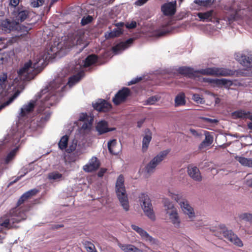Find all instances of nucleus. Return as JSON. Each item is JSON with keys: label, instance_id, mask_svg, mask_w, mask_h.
<instances>
[{"label": "nucleus", "instance_id": "obj_57", "mask_svg": "<svg viewBox=\"0 0 252 252\" xmlns=\"http://www.w3.org/2000/svg\"><path fill=\"white\" fill-rule=\"evenodd\" d=\"M215 0H203L204 6H209L211 5L215 1Z\"/></svg>", "mask_w": 252, "mask_h": 252}, {"label": "nucleus", "instance_id": "obj_16", "mask_svg": "<svg viewBox=\"0 0 252 252\" xmlns=\"http://www.w3.org/2000/svg\"><path fill=\"white\" fill-rule=\"evenodd\" d=\"M116 129L115 127H108V123L103 120L99 122L95 126V130L97 132L98 135H101L110 131H114Z\"/></svg>", "mask_w": 252, "mask_h": 252}, {"label": "nucleus", "instance_id": "obj_7", "mask_svg": "<svg viewBox=\"0 0 252 252\" xmlns=\"http://www.w3.org/2000/svg\"><path fill=\"white\" fill-rule=\"evenodd\" d=\"M29 11L23 8L22 6L21 7L15 8V9H13L12 12V15L13 18L15 19L14 20H11L8 19L11 22H15L17 26L14 27L11 31H18L20 32H26L31 29L30 25L24 26L23 25L20 24V23L23 22L29 16Z\"/></svg>", "mask_w": 252, "mask_h": 252}, {"label": "nucleus", "instance_id": "obj_8", "mask_svg": "<svg viewBox=\"0 0 252 252\" xmlns=\"http://www.w3.org/2000/svg\"><path fill=\"white\" fill-rule=\"evenodd\" d=\"M115 188L116 194L121 206L126 211H128L129 202L124 186V178L122 175H120L117 178Z\"/></svg>", "mask_w": 252, "mask_h": 252}, {"label": "nucleus", "instance_id": "obj_50", "mask_svg": "<svg viewBox=\"0 0 252 252\" xmlns=\"http://www.w3.org/2000/svg\"><path fill=\"white\" fill-rule=\"evenodd\" d=\"M174 227H178L180 225V221L179 219L178 213L174 210Z\"/></svg>", "mask_w": 252, "mask_h": 252}, {"label": "nucleus", "instance_id": "obj_48", "mask_svg": "<svg viewBox=\"0 0 252 252\" xmlns=\"http://www.w3.org/2000/svg\"><path fill=\"white\" fill-rule=\"evenodd\" d=\"M192 99L197 103L203 104L204 102L203 98L199 94H194L192 95Z\"/></svg>", "mask_w": 252, "mask_h": 252}, {"label": "nucleus", "instance_id": "obj_1", "mask_svg": "<svg viewBox=\"0 0 252 252\" xmlns=\"http://www.w3.org/2000/svg\"><path fill=\"white\" fill-rule=\"evenodd\" d=\"M97 61V56L94 54L88 56L84 60H80L76 63V65L72 64L69 67L64 68L55 79L42 89L36 96L35 100H31L28 104H25L20 109L19 116V123H22L31 116L35 106H37V114L45 112L51 106L59 102L63 96V92L65 87L67 76L73 70L77 71L80 69L90 66Z\"/></svg>", "mask_w": 252, "mask_h": 252}, {"label": "nucleus", "instance_id": "obj_35", "mask_svg": "<svg viewBox=\"0 0 252 252\" xmlns=\"http://www.w3.org/2000/svg\"><path fill=\"white\" fill-rule=\"evenodd\" d=\"M138 234L145 240L149 241L151 243H155V240L143 229H141L140 231L138 232Z\"/></svg>", "mask_w": 252, "mask_h": 252}, {"label": "nucleus", "instance_id": "obj_17", "mask_svg": "<svg viewBox=\"0 0 252 252\" xmlns=\"http://www.w3.org/2000/svg\"><path fill=\"white\" fill-rule=\"evenodd\" d=\"M94 108L99 112H107L111 108V105L104 99H99L93 103Z\"/></svg>", "mask_w": 252, "mask_h": 252}, {"label": "nucleus", "instance_id": "obj_22", "mask_svg": "<svg viewBox=\"0 0 252 252\" xmlns=\"http://www.w3.org/2000/svg\"><path fill=\"white\" fill-rule=\"evenodd\" d=\"M204 80L214 86L220 87V86H230L232 85V82L227 79H212L205 78Z\"/></svg>", "mask_w": 252, "mask_h": 252}, {"label": "nucleus", "instance_id": "obj_64", "mask_svg": "<svg viewBox=\"0 0 252 252\" xmlns=\"http://www.w3.org/2000/svg\"><path fill=\"white\" fill-rule=\"evenodd\" d=\"M246 185L247 186L252 188V178L250 179H247L246 181Z\"/></svg>", "mask_w": 252, "mask_h": 252}, {"label": "nucleus", "instance_id": "obj_25", "mask_svg": "<svg viewBox=\"0 0 252 252\" xmlns=\"http://www.w3.org/2000/svg\"><path fill=\"white\" fill-rule=\"evenodd\" d=\"M84 74L85 73L83 70L79 71L77 74L74 75L68 78L67 84L69 86V87H72L75 83L78 82L81 78L84 77Z\"/></svg>", "mask_w": 252, "mask_h": 252}, {"label": "nucleus", "instance_id": "obj_58", "mask_svg": "<svg viewBox=\"0 0 252 252\" xmlns=\"http://www.w3.org/2000/svg\"><path fill=\"white\" fill-rule=\"evenodd\" d=\"M75 40L76 45H81L83 43V39L82 38L81 36L76 37Z\"/></svg>", "mask_w": 252, "mask_h": 252}, {"label": "nucleus", "instance_id": "obj_63", "mask_svg": "<svg viewBox=\"0 0 252 252\" xmlns=\"http://www.w3.org/2000/svg\"><path fill=\"white\" fill-rule=\"evenodd\" d=\"M131 226L132 229L133 230H135L138 233L141 229V228L139 227V226H138L137 225H134V224H132Z\"/></svg>", "mask_w": 252, "mask_h": 252}, {"label": "nucleus", "instance_id": "obj_42", "mask_svg": "<svg viewBox=\"0 0 252 252\" xmlns=\"http://www.w3.org/2000/svg\"><path fill=\"white\" fill-rule=\"evenodd\" d=\"M85 248L88 252H97L96 250H95V247L94 245L90 242L86 241L84 243Z\"/></svg>", "mask_w": 252, "mask_h": 252}, {"label": "nucleus", "instance_id": "obj_14", "mask_svg": "<svg viewBox=\"0 0 252 252\" xmlns=\"http://www.w3.org/2000/svg\"><path fill=\"white\" fill-rule=\"evenodd\" d=\"M165 217L167 220L173 221V203L168 198L163 199Z\"/></svg>", "mask_w": 252, "mask_h": 252}, {"label": "nucleus", "instance_id": "obj_41", "mask_svg": "<svg viewBox=\"0 0 252 252\" xmlns=\"http://www.w3.org/2000/svg\"><path fill=\"white\" fill-rule=\"evenodd\" d=\"M19 92H16L14 94L13 96H12L11 97H10L6 102H5L3 104L0 105V111L1 109H2L4 107H5L6 105H8L9 104H10L14 100V99L17 97V96L19 95Z\"/></svg>", "mask_w": 252, "mask_h": 252}, {"label": "nucleus", "instance_id": "obj_51", "mask_svg": "<svg viewBox=\"0 0 252 252\" xmlns=\"http://www.w3.org/2000/svg\"><path fill=\"white\" fill-rule=\"evenodd\" d=\"M30 171V170L28 169V168L24 167L21 169V172H23L24 173L23 174H21L20 176L18 177L14 181V182H16L18 181L20 179H21L22 177H24L26 174H27Z\"/></svg>", "mask_w": 252, "mask_h": 252}, {"label": "nucleus", "instance_id": "obj_28", "mask_svg": "<svg viewBox=\"0 0 252 252\" xmlns=\"http://www.w3.org/2000/svg\"><path fill=\"white\" fill-rule=\"evenodd\" d=\"M186 96L184 93H181L179 94L174 99V107H179L184 106L186 104Z\"/></svg>", "mask_w": 252, "mask_h": 252}, {"label": "nucleus", "instance_id": "obj_44", "mask_svg": "<svg viewBox=\"0 0 252 252\" xmlns=\"http://www.w3.org/2000/svg\"><path fill=\"white\" fill-rule=\"evenodd\" d=\"M159 98L160 97L158 95L152 96L147 99L146 104L149 105H153L159 100Z\"/></svg>", "mask_w": 252, "mask_h": 252}, {"label": "nucleus", "instance_id": "obj_12", "mask_svg": "<svg viewBox=\"0 0 252 252\" xmlns=\"http://www.w3.org/2000/svg\"><path fill=\"white\" fill-rule=\"evenodd\" d=\"M169 150H166L160 152L146 166V170L148 174L154 172L156 167L164 159L169 153Z\"/></svg>", "mask_w": 252, "mask_h": 252}, {"label": "nucleus", "instance_id": "obj_9", "mask_svg": "<svg viewBox=\"0 0 252 252\" xmlns=\"http://www.w3.org/2000/svg\"><path fill=\"white\" fill-rule=\"evenodd\" d=\"M139 200L145 216L152 221H155L156 217L154 211L151 200L148 194L141 193L139 196Z\"/></svg>", "mask_w": 252, "mask_h": 252}, {"label": "nucleus", "instance_id": "obj_30", "mask_svg": "<svg viewBox=\"0 0 252 252\" xmlns=\"http://www.w3.org/2000/svg\"><path fill=\"white\" fill-rule=\"evenodd\" d=\"M205 139L200 144V148H203L210 146L213 142L214 137L209 132L206 131L205 133Z\"/></svg>", "mask_w": 252, "mask_h": 252}, {"label": "nucleus", "instance_id": "obj_60", "mask_svg": "<svg viewBox=\"0 0 252 252\" xmlns=\"http://www.w3.org/2000/svg\"><path fill=\"white\" fill-rule=\"evenodd\" d=\"M106 170L105 169L101 168L97 173L98 176L99 177H102L104 175V174L106 172Z\"/></svg>", "mask_w": 252, "mask_h": 252}, {"label": "nucleus", "instance_id": "obj_61", "mask_svg": "<svg viewBox=\"0 0 252 252\" xmlns=\"http://www.w3.org/2000/svg\"><path fill=\"white\" fill-rule=\"evenodd\" d=\"M115 27L117 28H120V29H123V28L124 27L125 24L124 22H118L114 24Z\"/></svg>", "mask_w": 252, "mask_h": 252}, {"label": "nucleus", "instance_id": "obj_38", "mask_svg": "<svg viewBox=\"0 0 252 252\" xmlns=\"http://www.w3.org/2000/svg\"><path fill=\"white\" fill-rule=\"evenodd\" d=\"M68 141V136L66 135L63 136L59 143V147L61 150L65 149L67 148V143Z\"/></svg>", "mask_w": 252, "mask_h": 252}, {"label": "nucleus", "instance_id": "obj_34", "mask_svg": "<svg viewBox=\"0 0 252 252\" xmlns=\"http://www.w3.org/2000/svg\"><path fill=\"white\" fill-rule=\"evenodd\" d=\"M138 234L145 240L149 241L151 243H155V240L143 229H141L140 231L138 232Z\"/></svg>", "mask_w": 252, "mask_h": 252}, {"label": "nucleus", "instance_id": "obj_20", "mask_svg": "<svg viewBox=\"0 0 252 252\" xmlns=\"http://www.w3.org/2000/svg\"><path fill=\"white\" fill-rule=\"evenodd\" d=\"M177 71L179 73L185 75L189 78L196 76L198 73L201 74L200 70H195L192 68L187 66L180 67L177 69Z\"/></svg>", "mask_w": 252, "mask_h": 252}, {"label": "nucleus", "instance_id": "obj_43", "mask_svg": "<svg viewBox=\"0 0 252 252\" xmlns=\"http://www.w3.org/2000/svg\"><path fill=\"white\" fill-rule=\"evenodd\" d=\"M240 219L252 223V214L243 213L240 216Z\"/></svg>", "mask_w": 252, "mask_h": 252}, {"label": "nucleus", "instance_id": "obj_46", "mask_svg": "<svg viewBox=\"0 0 252 252\" xmlns=\"http://www.w3.org/2000/svg\"><path fill=\"white\" fill-rule=\"evenodd\" d=\"M77 143V140H73L72 143L69 145V147L66 148V152L68 153H70L74 151L76 149Z\"/></svg>", "mask_w": 252, "mask_h": 252}, {"label": "nucleus", "instance_id": "obj_39", "mask_svg": "<svg viewBox=\"0 0 252 252\" xmlns=\"http://www.w3.org/2000/svg\"><path fill=\"white\" fill-rule=\"evenodd\" d=\"M117 144V140L116 139H112L108 142V149L109 152L114 155H117L118 152L115 151L114 149Z\"/></svg>", "mask_w": 252, "mask_h": 252}, {"label": "nucleus", "instance_id": "obj_37", "mask_svg": "<svg viewBox=\"0 0 252 252\" xmlns=\"http://www.w3.org/2000/svg\"><path fill=\"white\" fill-rule=\"evenodd\" d=\"M229 241L237 247H242L243 246L242 241L236 234H235V236L230 238Z\"/></svg>", "mask_w": 252, "mask_h": 252}, {"label": "nucleus", "instance_id": "obj_32", "mask_svg": "<svg viewBox=\"0 0 252 252\" xmlns=\"http://www.w3.org/2000/svg\"><path fill=\"white\" fill-rule=\"evenodd\" d=\"M236 159L242 165L252 167V158L242 157H236Z\"/></svg>", "mask_w": 252, "mask_h": 252}, {"label": "nucleus", "instance_id": "obj_6", "mask_svg": "<svg viewBox=\"0 0 252 252\" xmlns=\"http://www.w3.org/2000/svg\"><path fill=\"white\" fill-rule=\"evenodd\" d=\"M161 16L160 27L157 32L158 36H161L173 29V1L168 2L161 6Z\"/></svg>", "mask_w": 252, "mask_h": 252}, {"label": "nucleus", "instance_id": "obj_54", "mask_svg": "<svg viewBox=\"0 0 252 252\" xmlns=\"http://www.w3.org/2000/svg\"><path fill=\"white\" fill-rule=\"evenodd\" d=\"M136 22L134 21H132L130 23H127L126 24V27L127 29H132L136 27Z\"/></svg>", "mask_w": 252, "mask_h": 252}, {"label": "nucleus", "instance_id": "obj_21", "mask_svg": "<svg viewBox=\"0 0 252 252\" xmlns=\"http://www.w3.org/2000/svg\"><path fill=\"white\" fill-rule=\"evenodd\" d=\"M99 167V162L96 157H93L88 164L84 166L83 169L87 172L96 170Z\"/></svg>", "mask_w": 252, "mask_h": 252}, {"label": "nucleus", "instance_id": "obj_59", "mask_svg": "<svg viewBox=\"0 0 252 252\" xmlns=\"http://www.w3.org/2000/svg\"><path fill=\"white\" fill-rule=\"evenodd\" d=\"M148 0H137L135 2V4L137 6H141L145 4Z\"/></svg>", "mask_w": 252, "mask_h": 252}, {"label": "nucleus", "instance_id": "obj_52", "mask_svg": "<svg viewBox=\"0 0 252 252\" xmlns=\"http://www.w3.org/2000/svg\"><path fill=\"white\" fill-rule=\"evenodd\" d=\"M91 118H89L86 113H82L79 118L80 121H88Z\"/></svg>", "mask_w": 252, "mask_h": 252}, {"label": "nucleus", "instance_id": "obj_45", "mask_svg": "<svg viewBox=\"0 0 252 252\" xmlns=\"http://www.w3.org/2000/svg\"><path fill=\"white\" fill-rule=\"evenodd\" d=\"M93 21V17L91 16L88 15L86 17H83L81 21L82 26H85Z\"/></svg>", "mask_w": 252, "mask_h": 252}, {"label": "nucleus", "instance_id": "obj_10", "mask_svg": "<svg viewBox=\"0 0 252 252\" xmlns=\"http://www.w3.org/2000/svg\"><path fill=\"white\" fill-rule=\"evenodd\" d=\"M174 200L179 204L184 213L187 215L189 219L192 220L195 218L194 209L186 198L179 195H174Z\"/></svg>", "mask_w": 252, "mask_h": 252}, {"label": "nucleus", "instance_id": "obj_24", "mask_svg": "<svg viewBox=\"0 0 252 252\" xmlns=\"http://www.w3.org/2000/svg\"><path fill=\"white\" fill-rule=\"evenodd\" d=\"M17 24L15 22H11L8 19L0 21V28L5 32H10Z\"/></svg>", "mask_w": 252, "mask_h": 252}, {"label": "nucleus", "instance_id": "obj_47", "mask_svg": "<svg viewBox=\"0 0 252 252\" xmlns=\"http://www.w3.org/2000/svg\"><path fill=\"white\" fill-rule=\"evenodd\" d=\"M93 121V118H90L88 121H85L82 126V128L84 129H89L92 125Z\"/></svg>", "mask_w": 252, "mask_h": 252}, {"label": "nucleus", "instance_id": "obj_19", "mask_svg": "<svg viewBox=\"0 0 252 252\" xmlns=\"http://www.w3.org/2000/svg\"><path fill=\"white\" fill-rule=\"evenodd\" d=\"M133 38H129L125 42H121L113 47V52L115 54H118L128 48L133 42Z\"/></svg>", "mask_w": 252, "mask_h": 252}, {"label": "nucleus", "instance_id": "obj_18", "mask_svg": "<svg viewBox=\"0 0 252 252\" xmlns=\"http://www.w3.org/2000/svg\"><path fill=\"white\" fill-rule=\"evenodd\" d=\"M188 173L189 177L197 182L202 181V178L199 169L195 166L189 165L188 167Z\"/></svg>", "mask_w": 252, "mask_h": 252}, {"label": "nucleus", "instance_id": "obj_23", "mask_svg": "<svg viewBox=\"0 0 252 252\" xmlns=\"http://www.w3.org/2000/svg\"><path fill=\"white\" fill-rule=\"evenodd\" d=\"M198 17L200 19V20L204 21H215V12L213 10H211L205 12H199L197 14Z\"/></svg>", "mask_w": 252, "mask_h": 252}, {"label": "nucleus", "instance_id": "obj_55", "mask_svg": "<svg viewBox=\"0 0 252 252\" xmlns=\"http://www.w3.org/2000/svg\"><path fill=\"white\" fill-rule=\"evenodd\" d=\"M19 1L20 0H10L9 4L14 8V9H15V8L20 7L19 6H17L19 3Z\"/></svg>", "mask_w": 252, "mask_h": 252}, {"label": "nucleus", "instance_id": "obj_56", "mask_svg": "<svg viewBox=\"0 0 252 252\" xmlns=\"http://www.w3.org/2000/svg\"><path fill=\"white\" fill-rule=\"evenodd\" d=\"M142 79V77H137V78H135V79H133L131 80L130 82H128L127 83V85L128 86H129V85H132V84H136L137 82H138L139 81H140V80H141Z\"/></svg>", "mask_w": 252, "mask_h": 252}, {"label": "nucleus", "instance_id": "obj_3", "mask_svg": "<svg viewBox=\"0 0 252 252\" xmlns=\"http://www.w3.org/2000/svg\"><path fill=\"white\" fill-rule=\"evenodd\" d=\"M37 192L38 190L34 189L24 193L18 199L16 206L0 218V226L7 229L18 228V224L27 219V214L30 209L29 205L23 208L19 206Z\"/></svg>", "mask_w": 252, "mask_h": 252}, {"label": "nucleus", "instance_id": "obj_31", "mask_svg": "<svg viewBox=\"0 0 252 252\" xmlns=\"http://www.w3.org/2000/svg\"><path fill=\"white\" fill-rule=\"evenodd\" d=\"M48 178L50 180L59 182L64 179L62 174L58 171H54L48 174Z\"/></svg>", "mask_w": 252, "mask_h": 252}, {"label": "nucleus", "instance_id": "obj_29", "mask_svg": "<svg viewBox=\"0 0 252 252\" xmlns=\"http://www.w3.org/2000/svg\"><path fill=\"white\" fill-rule=\"evenodd\" d=\"M119 247L125 252H139L140 250L132 245L118 243Z\"/></svg>", "mask_w": 252, "mask_h": 252}, {"label": "nucleus", "instance_id": "obj_4", "mask_svg": "<svg viewBox=\"0 0 252 252\" xmlns=\"http://www.w3.org/2000/svg\"><path fill=\"white\" fill-rule=\"evenodd\" d=\"M58 52V48L52 46L49 49L40 52L34 59L29 60L18 71L19 76L22 80H31L39 73L52 60L55 59Z\"/></svg>", "mask_w": 252, "mask_h": 252}, {"label": "nucleus", "instance_id": "obj_40", "mask_svg": "<svg viewBox=\"0 0 252 252\" xmlns=\"http://www.w3.org/2000/svg\"><path fill=\"white\" fill-rule=\"evenodd\" d=\"M7 80V75L6 73H3L0 76V90L1 91L4 90L6 88V82Z\"/></svg>", "mask_w": 252, "mask_h": 252}, {"label": "nucleus", "instance_id": "obj_33", "mask_svg": "<svg viewBox=\"0 0 252 252\" xmlns=\"http://www.w3.org/2000/svg\"><path fill=\"white\" fill-rule=\"evenodd\" d=\"M249 112V111L240 110L233 112L232 116L234 118L246 119L248 118Z\"/></svg>", "mask_w": 252, "mask_h": 252}, {"label": "nucleus", "instance_id": "obj_5", "mask_svg": "<svg viewBox=\"0 0 252 252\" xmlns=\"http://www.w3.org/2000/svg\"><path fill=\"white\" fill-rule=\"evenodd\" d=\"M58 52V48L52 46L49 49L40 52L34 59L29 60L18 71L19 76L22 80H31L39 73L52 60L55 59Z\"/></svg>", "mask_w": 252, "mask_h": 252}, {"label": "nucleus", "instance_id": "obj_36", "mask_svg": "<svg viewBox=\"0 0 252 252\" xmlns=\"http://www.w3.org/2000/svg\"><path fill=\"white\" fill-rule=\"evenodd\" d=\"M123 32V30L120 29V28L116 27L110 33H108V36L105 35L107 38H112L120 36Z\"/></svg>", "mask_w": 252, "mask_h": 252}, {"label": "nucleus", "instance_id": "obj_62", "mask_svg": "<svg viewBox=\"0 0 252 252\" xmlns=\"http://www.w3.org/2000/svg\"><path fill=\"white\" fill-rule=\"evenodd\" d=\"M189 131L190 133L194 136H198L199 135L198 132L194 129L190 128L189 129Z\"/></svg>", "mask_w": 252, "mask_h": 252}, {"label": "nucleus", "instance_id": "obj_11", "mask_svg": "<svg viewBox=\"0 0 252 252\" xmlns=\"http://www.w3.org/2000/svg\"><path fill=\"white\" fill-rule=\"evenodd\" d=\"M201 74L212 75L216 76H230L235 74V71L225 68L212 67L200 69Z\"/></svg>", "mask_w": 252, "mask_h": 252}, {"label": "nucleus", "instance_id": "obj_53", "mask_svg": "<svg viewBox=\"0 0 252 252\" xmlns=\"http://www.w3.org/2000/svg\"><path fill=\"white\" fill-rule=\"evenodd\" d=\"M204 122L210 123V124H217L218 123L217 119H212L209 118L202 117L201 118Z\"/></svg>", "mask_w": 252, "mask_h": 252}, {"label": "nucleus", "instance_id": "obj_26", "mask_svg": "<svg viewBox=\"0 0 252 252\" xmlns=\"http://www.w3.org/2000/svg\"><path fill=\"white\" fill-rule=\"evenodd\" d=\"M152 139V133L149 129H146L145 135L142 140V151L145 152L147 151L149 143Z\"/></svg>", "mask_w": 252, "mask_h": 252}, {"label": "nucleus", "instance_id": "obj_49", "mask_svg": "<svg viewBox=\"0 0 252 252\" xmlns=\"http://www.w3.org/2000/svg\"><path fill=\"white\" fill-rule=\"evenodd\" d=\"M44 3V0H32V5L33 7H37L42 5Z\"/></svg>", "mask_w": 252, "mask_h": 252}, {"label": "nucleus", "instance_id": "obj_13", "mask_svg": "<svg viewBox=\"0 0 252 252\" xmlns=\"http://www.w3.org/2000/svg\"><path fill=\"white\" fill-rule=\"evenodd\" d=\"M130 94L129 89L124 87L117 92L113 98L112 101L115 105H118L125 102Z\"/></svg>", "mask_w": 252, "mask_h": 252}, {"label": "nucleus", "instance_id": "obj_27", "mask_svg": "<svg viewBox=\"0 0 252 252\" xmlns=\"http://www.w3.org/2000/svg\"><path fill=\"white\" fill-rule=\"evenodd\" d=\"M220 235L222 234L223 237L227 240L229 241L230 238L235 236V233L231 230L226 229L225 226L223 224L220 225Z\"/></svg>", "mask_w": 252, "mask_h": 252}, {"label": "nucleus", "instance_id": "obj_15", "mask_svg": "<svg viewBox=\"0 0 252 252\" xmlns=\"http://www.w3.org/2000/svg\"><path fill=\"white\" fill-rule=\"evenodd\" d=\"M235 58L243 66L247 68L252 67V54L245 55L237 53L235 54Z\"/></svg>", "mask_w": 252, "mask_h": 252}, {"label": "nucleus", "instance_id": "obj_2", "mask_svg": "<svg viewBox=\"0 0 252 252\" xmlns=\"http://www.w3.org/2000/svg\"><path fill=\"white\" fill-rule=\"evenodd\" d=\"M51 114L50 109H48L45 110V112L37 114L36 118L32 121L27 120L24 124L23 133H22L21 130H18L16 132L12 131L8 134L2 145H0V151L3 148L11 149L13 147H15L7 154L6 158H3L4 163H9L14 158L19 149V146H17V144L19 142L22 136H24V134H28L31 132L39 130L49 120Z\"/></svg>", "mask_w": 252, "mask_h": 252}]
</instances>
